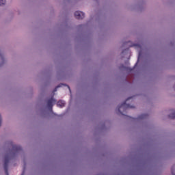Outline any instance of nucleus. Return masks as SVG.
<instances>
[{
  "mask_svg": "<svg viewBox=\"0 0 175 175\" xmlns=\"http://www.w3.org/2000/svg\"><path fill=\"white\" fill-rule=\"evenodd\" d=\"M75 16L78 20L84 18V13L80 11L75 12Z\"/></svg>",
  "mask_w": 175,
  "mask_h": 175,
  "instance_id": "nucleus-1",
  "label": "nucleus"
},
{
  "mask_svg": "<svg viewBox=\"0 0 175 175\" xmlns=\"http://www.w3.org/2000/svg\"><path fill=\"white\" fill-rule=\"evenodd\" d=\"M8 163H9V159L5 158V162H4V170H5V173L7 175L9 174L8 173Z\"/></svg>",
  "mask_w": 175,
  "mask_h": 175,
  "instance_id": "nucleus-2",
  "label": "nucleus"
},
{
  "mask_svg": "<svg viewBox=\"0 0 175 175\" xmlns=\"http://www.w3.org/2000/svg\"><path fill=\"white\" fill-rule=\"evenodd\" d=\"M3 64H5V59L2 54L0 53V66H2Z\"/></svg>",
  "mask_w": 175,
  "mask_h": 175,
  "instance_id": "nucleus-3",
  "label": "nucleus"
},
{
  "mask_svg": "<svg viewBox=\"0 0 175 175\" xmlns=\"http://www.w3.org/2000/svg\"><path fill=\"white\" fill-rule=\"evenodd\" d=\"M121 107L125 109V108H129V105H126V104L125 103H124L123 104L121 105L120 107H118V111L119 112H121V111L120 110V109H121Z\"/></svg>",
  "mask_w": 175,
  "mask_h": 175,
  "instance_id": "nucleus-4",
  "label": "nucleus"
},
{
  "mask_svg": "<svg viewBox=\"0 0 175 175\" xmlns=\"http://www.w3.org/2000/svg\"><path fill=\"white\" fill-rule=\"evenodd\" d=\"M57 106H58L59 107H64V106H65V102L63 101V100H59V101H58V103H57Z\"/></svg>",
  "mask_w": 175,
  "mask_h": 175,
  "instance_id": "nucleus-5",
  "label": "nucleus"
},
{
  "mask_svg": "<svg viewBox=\"0 0 175 175\" xmlns=\"http://www.w3.org/2000/svg\"><path fill=\"white\" fill-rule=\"evenodd\" d=\"M53 98H51V99H49V100H48L47 105H48V106H49V107H51L53 106Z\"/></svg>",
  "mask_w": 175,
  "mask_h": 175,
  "instance_id": "nucleus-6",
  "label": "nucleus"
},
{
  "mask_svg": "<svg viewBox=\"0 0 175 175\" xmlns=\"http://www.w3.org/2000/svg\"><path fill=\"white\" fill-rule=\"evenodd\" d=\"M12 148L14 151H19V150H21V147L17 146H13Z\"/></svg>",
  "mask_w": 175,
  "mask_h": 175,
  "instance_id": "nucleus-7",
  "label": "nucleus"
},
{
  "mask_svg": "<svg viewBox=\"0 0 175 175\" xmlns=\"http://www.w3.org/2000/svg\"><path fill=\"white\" fill-rule=\"evenodd\" d=\"M6 3V0H0V6H3Z\"/></svg>",
  "mask_w": 175,
  "mask_h": 175,
  "instance_id": "nucleus-8",
  "label": "nucleus"
},
{
  "mask_svg": "<svg viewBox=\"0 0 175 175\" xmlns=\"http://www.w3.org/2000/svg\"><path fill=\"white\" fill-rule=\"evenodd\" d=\"M170 118H171L172 120H174V118H175V113L170 114L169 116Z\"/></svg>",
  "mask_w": 175,
  "mask_h": 175,
  "instance_id": "nucleus-9",
  "label": "nucleus"
},
{
  "mask_svg": "<svg viewBox=\"0 0 175 175\" xmlns=\"http://www.w3.org/2000/svg\"><path fill=\"white\" fill-rule=\"evenodd\" d=\"M59 87H61V86H59V85L57 86L56 88L54 90V92H55V91H57V89L59 88Z\"/></svg>",
  "mask_w": 175,
  "mask_h": 175,
  "instance_id": "nucleus-10",
  "label": "nucleus"
},
{
  "mask_svg": "<svg viewBox=\"0 0 175 175\" xmlns=\"http://www.w3.org/2000/svg\"><path fill=\"white\" fill-rule=\"evenodd\" d=\"M68 90H69V91H70V88H69V86H68Z\"/></svg>",
  "mask_w": 175,
  "mask_h": 175,
  "instance_id": "nucleus-11",
  "label": "nucleus"
},
{
  "mask_svg": "<svg viewBox=\"0 0 175 175\" xmlns=\"http://www.w3.org/2000/svg\"><path fill=\"white\" fill-rule=\"evenodd\" d=\"M144 118V116H142V118Z\"/></svg>",
  "mask_w": 175,
  "mask_h": 175,
  "instance_id": "nucleus-12",
  "label": "nucleus"
}]
</instances>
